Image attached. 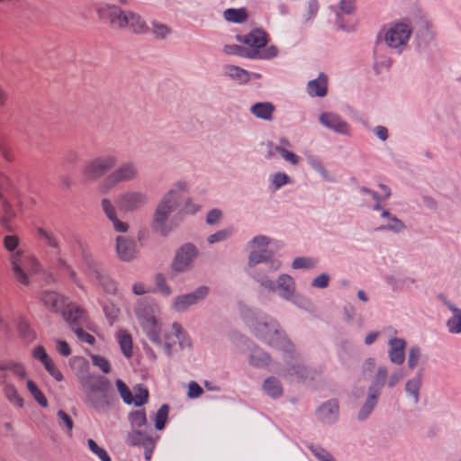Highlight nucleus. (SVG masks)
Here are the masks:
<instances>
[{"label": "nucleus", "mask_w": 461, "mask_h": 461, "mask_svg": "<svg viewBox=\"0 0 461 461\" xmlns=\"http://www.w3.org/2000/svg\"><path fill=\"white\" fill-rule=\"evenodd\" d=\"M128 420L132 428L140 429L147 424V416L144 410L131 411Z\"/></svg>", "instance_id": "44"}, {"label": "nucleus", "mask_w": 461, "mask_h": 461, "mask_svg": "<svg viewBox=\"0 0 461 461\" xmlns=\"http://www.w3.org/2000/svg\"><path fill=\"white\" fill-rule=\"evenodd\" d=\"M0 384L4 386V393L5 397L14 404L18 407L23 405V398L18 394V392L13 384L8 383L7 375L5 373L0 374Z\"/></svg>", "instance_id": "27"}, {"label": "nucleus", "mask_w": 461, "mask_h": 461, "mask_svg": "<svg viewBox=\"0 0 461 461\" xmlns=\"http://www.w3.org/2000/svg\"><path fill=\"white\" fill-rule=\"evenodd\" d=\"M118 158L113 154H106L89 160L84 167L82 175L86 181H95L104 176L116 165Z\"/></svg>", "instance_id": "7"}, {"label": "nucleus", "mask_w": 461, "mask_h": 461, "mask_svg": "<svg viewBox=\"0 0 461 461\" xmlns=\"http://www.w3.org/2000/svg\"><path fill=\"white\" fill-rule=\"evenodd\" d=\"M328 77L321 73L318 78L308 83V94L312 96H324L327 94Z\"/></svg>", "instance_id": "28"}, {"label": "nucleus", "mask_w": 461, "mask_h": 461, "mask_svg": "<svg viewBox=\"0 0 461 461\" xmlns=\"http://www.w3.org/2000/svg\"><path fill=\"white\" fill-rule=\"evenodd\" d=\"M152 26L154 34L158 38H166L171 32V30L165 24L154 22Z\"/></svg>", "instance_id": "64"}, {"label": "nucleus", "mask_w": 461, "mask_h": 461, "mask_svg": "<svg viewBox=\"0 0 461 461\" xmlns=\"http://www.w3.org/2000/svg\"><path fill=\"white\" fill-rule=\"evenodd\" d=\"M155 284L156 289H154V292H158L164 296H168L171 294L172 291L170 287L167 285L166 279L162 274L156 275Z\"/></svg>", "instance_id": "49"}, {"label": "nucleus", "mask_w": 461, "mask_h": 461, "mask_svg": "<svg viewBox=\"0 0 461 461\" xmlns=\"http://www.w3.org/2000/svg\"><path fill=\"white\" fill-rule=\"evenodd\" d=\"M87 445H88L89 449L95 455H96L100 458L101 461H112L107 451L104 448L99 447L94 439L89 438L87 440Z\"/></svg>", "instance_id": "50"}, {"label": "nucleus", "mask_w": 461, "mask_h": 461, "mask_svg": "<svg viewBox=\"0 0 461 461\" xmlns=\"http://www.w3.org/2000/svg\"><path fill=\"white\" fill-rule=\"evenodd\" d=\"M381 216L383 218L388 219L387 224L384 226H381V230H389L394 232H399L405 228L403 222L394 215H391V213L388 211H383Z\"/></svg>", "instance_id": "41"}, {"label": "nucleus", "mask_w": 461, "mask_h": 461, "mask_svg": "<svg viewBox=\"0 0 461 461\" xmlns=\"http://www.w3.org/2000/svg\"><path fill=\"white\" fill-rule=\"evenodd\" d=\"M389 346L388 355L391 362L396 365L402 364L405 359L406 342L402 339L394 338L389 340Z\"/></svg>", "instance_id": "24"}, {"label": "nucleus", "mask_w": 461, "mask_h": 461, "mask_svg": "<svg viewBox=\"0 0 461 461\" xmlns=\"http://www.w3.org/2000/svg\"><path fill=\"white\" fill-rule=\"evenodd\" d=\"M442 302L448 307L452 312V316L447 321V327L448 331L453 334L461 333V309L456 307L453 303L446 299L444 296H440Z\"/></svg>", "instance_id": "25"}, {"label": "nucleus", "mask_w": 461, "mask_h": 461, "mask_svg": "<svg viewBox=\"0 0 461 461\" xmlns=\"http://www.w3.org/2000/svg\"><path fill=\"white\" fill-rule=\"evenodd\" d=\"M37 232L41 238L44 239L48 246L57 249H59V239L52 232L47 231L42 228H38Z\"/></svg>", "instance_id": "48"}, {"label": "nucleus", "mask_w": 461, "mask_h": 461, "mask_svg": "<svg viewBox=\"0 0 461 461\" xmlns=\"http://www.w3.org/2000/svg\"><path fill=\"white\" fill-rule=\"evenodd\" d=\"M249 326L254 330L256 336L266 343L287 352L293 350V344L284 332L279 330L276 321L273 320L269 321H256L249 323Z\"/></svg>", "instance_id": "5"}, {"label": "nucleus", "mask_w": 461, "mask_h": 461, "mask_svg": "<svg viewBox=\"0 0 461 461\" xmlns=\"http://www.w3.org/2000/svg\"><path fill=\"white\" fill-rule=\"evenodd\" d=\"M238 40L249 46V50L263 51L267 43V35L264 31L256 29L244 36H239Z\"/></svg>", "instance_id": "18"}, {"label": "nucleus", "mask_w": 461, "mask_h": 461, "mask_svg": "<svg viewBox=\"0 0 461 461\" xmlns=\"http://www.w3.org/2000/svg\"><path fill=\"white\" fill-rule=\"evenodd\" d=\"M62 315L71 328L79 326L80 321L85 318V310L76 303H68L64 306Z\"/></svg>", "instance_id": "23"}, {"label": "nucleus", "mask_w": 461, "mask_h": 461, "mask_svg": "<svg viewBox=\"0 0 461 461\" xmlns=\"http://www.w3.org/2000/svg\"><path fill=\"white\" fill-rule=\"evenodd\" d=\"M127 441L131 446H141L142 447H149L152 438L139 429H133L128 434Z\"/></svg>", "instance_id": "35"}, {"label": "nucleus", "mask_w": 461, "mask_h": 461, "mask_svg": "<svg viewBox=\"0 0 461 461\" xmlns=\"http://www.w3.org/2000/svg\"><path fill=\"white\" fill-rule=\"evenodd\" d=\"M148 203V194L141 191H126L120 194L115 203L122 212H131L140 209Z\"/></svg>", "instance_id": "9"}, {"label": "nucleus", "mask_w": 461, "mask_h": 461, "mask_svg": "<svg viewBox=\"0 0 461 461\" xmlns=\"http://www.w3.org/2000/svg\"><path fill=\"white\" fill-rule=\"evenodd\" d=\"M195 256L196 249L194 246L186 244L181 247L176 252L173 262V269L177 272H183L189 269Z\"/></svg>", "instance_id": "16"}, {"label": "nucleus", "mask_w": 461, "mask_h": 461, "mask_svg": "<svg viewBox=\"0 0 461 461\" xmlns=\"http://www.w3.org/2000/svg\"><path fill=\"white\" fill-rule=\"evenodd\" d=\"M223 50L229 55H237L251 59H270L278 54V50L274 45L267 47L263 51H257L248 50L240 45L229 44L224 46Z\"/></svg>", "instance_id": "11"}, {"label": "nucleus", "mask_w": 461, "mask_h": 461, "mask_svg": "<svg viewBox=\"0 0 461 461\" xmlns=\"http://www.w3.org/2000/svg\"><path fill=\"white\" fill-rule=\"evenodd\" d=\"M316 260L309 258H296L293 261V267L294 269L300 268H312L316 266Z\"/></svg>", "instance_id": "56"}, {"label": "nucleus", "mask_w": 461, "mask_h": 461, "mask_svg": "<svg viewBox=\"0 0 461 461\" xmlns=\"http://www.w3.org/2000/svg\"><path fill=\"white\" fill-rule=\"evenodd\" d=\"M231 233H232L231 230H219V231L210 235L208 237L207 240L211 244L219 242V241L224 240L227 238H229L231 235Z\"/></svg>", "instance_id": "60"}, {"label": "nucleus", "mask_w": 461, "mask_h": 461, "mask_svg": "<svg viewBox=\"0 0 461 461\" xmlns=\"http://www.w3.org/2000/svg\"><path fill=\"white\" fill-rule=\"evenodd\" d=\"M104 315L112 325L120 314V308L113 302L106 303L103 307Z\"/></svg>", "instance_id": "47"}, {"label": "nucleus", "mask_w": 461, "mask_h": 461, "mask_svg": "<svg viewBox=\"0 0 461 461\" xmlns=\"http://www.w3.org/2000/svg\"><path fill=\"white\" fill-rule=\"evenodd\" d=\"M149 401V392L146 388H140L138 393L133 397V402L135 406H142Z\"/></svg>", "instance_id": "59"}, {"label": "nucleus", "mask_w": 461, "mask_h": 461, "mask_svg": "<svg viewBox=\"0 0 461 461\" xmlns=\"http://www.w3.org/2000/svg\"><path fill=\"white\" fill-rule=\"evenodd\" d=\"M132 292L136 295H143L146 294L153 293L154 289L142 282H136L132 285Z\"/></svg>", "instance_id": "63"}, {"label": "nucleus", "mask_w": 461, "mask_h": 461, "mask_svg": "<svg viewBox=\"0 0 461 461\" xmlns=\"http://www.w3.org/2000/svg\"><path fill=\"white\" fill-rule=\"evenodd\" d=\"M116 253L122 261H131L137 255V244L134 240L123 236L116 238Z\"/></svg>", "instance_id": "17"}, {"label": "nucleus", "mask_w": 461, "mask_h": 461, "mask_svg": "<svg viewBox=\"0 0 461 461\" xmlns=\"http://www.w3.org/2000/svg\"><path fill=\"white\" fill-rule=\"evenodd\" d=\"M320 122L325 127L337 133L349 135L350 129L347 122L343 121L338 114L333 113H323L320 116Z\"/></svg>", "instance_id": "20"}, {"label": "nucleus", "mask_w": 461, "mask_h": 461, "mask_svg": "<svg viewBox=\"0 0 461 461\" xmlns=\"http://www.w3.org/2000/svg\"><path fill=\"white\" fill-rule=\"evenodd\" d=\"M1 201V221L3 225L7 226L23 211V202L20 195L15 193L5 196L0 191Z\"/></svg>", "instance_id": "10"}, {"label": "nucleus", "mask_w": 461, "mask_h": 461, "mask_svg": "<svg viewBox=\"0 0 461 461\" xmlns=\"http://www.w3.org/2000/svg\"><path fill=\"white\" fill-rule=\"evenodd\" d=\"M271 258L272 252L269 250H255L249 257V265L253 267L258 264L264 263L267 270L274 272L280 267L281 263L278 260L271 259Z\"/></svg>", "instance_id": "19"}, {"label": "nucleus", "mask_w": 461, "mask_h": 461, "mask_svg": "<svg viewBox=\"0 0 461 461\" xmlns=\"http://www.w3.org/2000/svg\"><path fill=\"white\" fill-rule=\"evenodd\" d=\"M224 75L237 81L240 84L247 83L249 80V72L234 65L225 66Z\"/></svg>", "instance_id": "33"}, {"label": "nucleus", "mask_w": 461, "mask_h": 461, "mask_svg": "<svg viewBox=\"0 0 461 461\" xmlns=\"http://www.w3.org/2000/svg\"><path fill=\"white\" fill-rule=\"evenodd\" d=\"M421 386V374L418 373L416 376L407 381L405 384L406 393L413 398L414 403L419 402L420 389Z\"/></svg>", "instance_id": "40"}, {"label": "nucleus", "mask_w": 461, "mask_h": 461, "mask_svg": "<svg viewBox=\"0 0 461 461\" xmlns=\"http://www.w3.org/2000/svg\"><path fill=\"white\" fill-rule=\"evenodd\" d=\"M40 299L50 311L53 312H62L65 306V300L56 292L43 291L40 295Z\"/></svg>", "instance_id": "22"}, {"label": "nucleus", "mask_w": 461, "mask_h": 461, "mask_svg": "<svg viewBox=\"0 0 461 461\" xmlns=\"http://www.w3.org/2000/svg\"><path fill=\"white\" fill-rule=\"evenodd\" d=\"M277 288L279 290V294L282 297L287 300L290 299L294 291V283L293 278L288 275L280 276L277 281Z\"/></svg>", "instance_id": "32"}, {"label": "nucleus", "mask_w": 461, "mask_h": 461, "mask_svg": "<svg viewBox=\"0 0 461 461\" xmlns=\"http://www.w3.org/2000/svg\"><path fill=\"white\" fill-rule=\"evenodd\" d=\"M86 405L99 413L114 409L118 403L115 393L103 376L90 377L83 383Z\"/></svg>", "instance_id": "1"}, {"label": "nucleus", "mask_w": 461, "mask_h": 461, "mask_svg": "<svg viewBox=\"0 0 461 461\" xmlns=\"http://www.w3.org/2000/svg\"><path fill=\"white\" fill-rule=\"evenodd\" d=\"M270 357L269 356L263 352L261 349L255 348H253L250 357L249 363L255 366H265L269 363Z\"/></svg>", "instance_id": "43"}, {"label": "nucleus", "mask_w": 461, "mask_h": 461, "mask_svg": "<svg viewBox=\"0 0 461 461\" xmlns=\"http://www.w3.org/2000/svg\"><path fill=\"white\" fill-rule=\"evenodd\" d=\"M115 338L123 356L127 358L131 357L133 342L131 333L128 330L122 329L116 332Z\"/></svg>", "instance_id": "29"}, {"label": "nucleus", "mask_w": 461, "mask_h": 461, "mask_svg": "<svg viewBox=\"0 0 461 461\" xmlns=\"http://www.w3.org/2000/svg\"><path fill=\"white\" fill-rule=\"evenodd\" d=\"M14 277L22 285L29 284V276L41 272L42 267L36 257L24 249L9 255Z\"/></svg>", "instance_id": "3"}, {"label": "nucleus", "mask_w": 461, "mask_h": 461, "mask_svg": "<svg viewBox=\"0 0 461 461\" xmlns=\"http://www.w3.org/2000/svg\"><path fill=\"white\" fill-rule=\"evenodd\" d=\"M45 369L48 371V373L57 381L60 382L63 380V375L61 372L56 367L54 362L50 357L46 362L42 363Z\"/></svg>", "instance_id": "55"}, {"label": "nucleus", "mask_w": 461, "mask_h": 461, "mask_svg": "<svg viewBox=\"0 0 461 461\" xmlns=\"http://www.w3.org/2000/svg\"><path fill=\"white\" fill-rule=\"evenodd\" d=\"M181 349L190 348L192 346L191 339L186 331L182 328L178 322H174L171 326L170 331H166L164 334L163 348L167 357L173 354V347L176 343Z\"/></svg>", "instance_id": "8"}, {"label": "nucleus", "mask_w": 461, "mask_h": 461, "mask_svg": "<svg viewBox=\"0 0 461 461\" xmlns=\"http://www.w3.org/2000/svg\"><path fill=\"white\" fill-rule=\"evenodd\" d=\"M101 206L105 216L111 221L113 228L115 231L120 233H125L128 231L129 224L125 221H121L118 218L116 208L109 199L104 198L101 202Z\"/></svg>", "instance_id": "21"}, {"label": "nucleus", "mask_w": 461, "mask_h": 461, "mask_svg": "<svg viewBox=\"0 0 461 461\" xmlns=\"http://www.w3.org/2000/svg\"><path fill=\"white\" fill-rule=\"evenodd\" d=\"M379 395L380 394L375 393V391L373 392V390H367V397L357 415V419L359 420H366L371 414L375 405L377 404Z\"/></svg>", "instance_id": "31"}, {"label": "nucleus", "mask_w": 461, "mask_h": 461, "mask_svg": "<svg viewBox=\"0 0 461 461\" xmlns=\"http://www.w3.org/2000/svg\"><path fill=\"white\" fill-rule=\"evenodd\" d=\"M71 329L72 330H74V332L76 333L77 337L80 341L87 343L89 345H94V343L95 342V337L89 334L88 332L85 331L79 326H76Z\"/></svg>", "instance_id": "57"}, {"label": "nucleus", "mask_w": 461, "mask_h": 461, "mask_svg": "<svg viewBox=\"0 0 461 461\" xmlns=\"http://www.w3.org/2000/svg\"><path fill=\"white\" fill-rule=\"evenodd\" d=\"M274 112L275 106L269 102H259L250 107V113L253 115L266 121H271L273 119Z\"/></svg>", "instance_id": "30"}, {"label": "nucleus", "mask_w": 461, "mask_h": 461, "mask_svg": "<svg viewBox=\"0 0 461 461\" xmlns=\"http://www.w3.org/2000/svg\"><path fill=\"white\" fill-rule=\"evenodd\" d=\"M263 390L272 398L279 397L283 393L282 385L278 379L275 377L267 378L263 384Z\"/></svg>", "instance_id": "38"}, {"label": "nucleus", "mask_w": 461, "mask_h": 461, "mask_svg": "<svg viewBox=\"0 0 461 461\" xmlns=\"http://www.w3.org/2000/svg\"><path fill=\"white\" fill-rule=\"evenodd\" d=\"M134 311L136 318L147 337L150 341L160 346L162 343L160 337L161 323L158 319L159 313L158 305L139 302Z\"/></svg>", "instance_id": "4"}, {"label": "nucleus", "mask_w": 461, "mask_h": 461, "mask_svg": "<svg viewBox=\"0 0 461 461\" xmlns=\"http://www.w3.org/2000/svg\"><path fill=\"white\" fill-rule=\"evenodd\" d=\"M178 204V197L175 190H169L161 199L158 204L154 218L152 228L163 236L169 232V229L166 226V222L169 214L175 211Z\"/></svg>", "instance_id": "6"}, {"label": "nucleus", "mask_w": 461, "mask_h": 461, "mask_svg": "<svg viewBox=\"0 0 461 461\" xmlns=\"http://www.w3.org/2000/svg\"><path fill=\"white\" fill-rule=\"evenodd\" d=\"M309 448L314 456L320 461H335L333 456L320 446H310Z\"/></svg>", "instance_id": "53"}, {"label": "nucleus", "mask_w": 461, "mask_h": 461, "mask_svg": "<svg viewBox=\"0 0 461 461\" xmlns=\"http://www.w3.org/2000/svg\"><path fill=\"white\" fill-rule=\"evenodd\" d=\"M420 358V349L418 347H411L409 350L408 366L413 369L419 363Z\"/></svg>", "instance_id": "58"}, {"label": "nucleus", "mask_w": 461, "mask_h": 461, "mask_svg": "<svg viewBox=\"0 0 461 461\" xmlns=\"http://www.w3.org/2000/svg\"><path fill=\"white\" fill-rule=\"evenodd\" d=\"M169 412V407L167 404H163L157 411L155 416V427L157 429L161 430L164 429L167 420Z\"/></svg>", "instance_id": "46"}, {"label": "nucleus", "mask_w": 461, "mask_h": 461, "mask_svg": "<svg viewBox=\"0 0 461 461\" xmlns=\"http://www.w3.org/2000/svg\"><path fill=\"white\" fill-rule=\"evenodd\" d=\"M388 375L387 368L384 366H381L377 368L376 373L375 375L374 380L370 386L368 387V391H375V393L380 394L382 388L385 384V380Z\"/></svg>", "instance_id": "36"}, {"label": "nucleus", "mask_w": 461, "mask_h": 461, "mask_svg": "<svg viewBox=\"0 0 461 461\" xmlns=\"http://www.w3.org/2000/svg\"><path fill=\"white\" fill-rule=\"evenodd\" d=\"M138 176V167L133 162L122 164L117 169L110 174L104 180V185L107 189L112 188L121 182H129L135 179Z\"/></svg>", "instance_id": "12"}, {"label": "nucleus", "mask_w": 461, "mask_h": 461, "mask_svg": "<svg viewBox=\"0 0 461 461\" xmlns=\"http://www.w3.org/2000/svg\"><path fill=\"white\" fill-rule=\"evenodd\" d=\"M339 414V402L337 400H330L319 407L318 418L324 422L336 420Z\"/></svg>", "instance_id": "26"}, {"label": "nucleus", "mask_w": 461, "mask_h": 461, "mask_svg": "<svg viewBox=\"0 0 461 461\" xmlns=\"http://www.w3.org/2000/svg\"><path fill=\"white\" fill-rule=\"evenodd\" d=\"M289 182L290 177L285 173H276L272 178V183L275 185L276 189L281 188L283 185L288 184Z\"/></svg>", "instance_id": "62"}, {"label": "nucleus", "mask_w": 461, "mask_h": 461, "mask_svg": "<svg viewBox=\"0 0 461 461\" xmlns=\"http://www.w3.org/2000/svg\"><path fill=\"white\" fill-rule=\"evenodd\" d=\"M223 17L230 23H242L247 21L248 14L245 8H229L223 12Z\"/></svg>", "instance_id": "39"}, {"label": "nucleus", "mask_w": 461, "mask_h": 461, "mask_svg": "<svg viewBox=\"0 0 461 461\" xmlns=\"http://www.w3.org/2000/svg\"><path fill=\"white\" fill-rule=\"evenodd\" d=\"M0 371H11L20 379L27 377V371L23 365L14 361H0Z\"/></svg>", "instance_id": "37"}, {"label": "nucleus", "mask_w": 461, "mask_h": 461, "mask_svg": "<svg viewBox=\"0 0 461 461\" xmlns=\"http://www.w3.org/2000/svg\"><path fill=\"white\" fill-rule=\"evenodd\" d=\"M209 293L207 286H200L195 291L178 295L174 300L173 307L177 312H185L189 306L194 305L203 300Z\"/></svg>", "instance_id": "14"}, {"label": "nucleus", "mask_w": 461, "mask_h": 461, "mask_svg": "<svg viewBox=\"0 0 461 461\" xmlns=\"http://www.w3.org/2000/svg\"><path fill=\"white\" fill-rule=\"evenodd\" d=\"M88 275L91 279L96 281L104 291L110 294H116L117 284L108 274L96 264L89 267Z\"/></svg>", "instance_id": "15"}, {"label": "nucleus", "mask_w": 461, "mask_h": 461, "mask_svg": "<svg viewBox=\"0 0 461 461\" xmlns=\"http://www.w3.org/2000/svg\"><path fill=\"white\" fill-rule=\"evenodd\" d=\"M91 359L93 365L100 368L104 374L110 373L111 366L105 357L99 355H91Z\"/></svg>", "instance_id": "54"}, {"label": "nucleus", "mask_w": 461, "mask_h": 461, "mask_svg": "<svg viewBox=\"0 0 461 461\" xmlns=\"http://www.w3.org/2000/svg\"><path fill=\"white\" fill-rule=\"evenodd\" d=\"M26 387L30 393L32 395L34 400L43 408L48 406V401L43 394V393L39 389L37 384L32 381L28 379L26 382Z\"/></svg>", "instance_id": "42"}, {"label": "nucleus", "mask_w": 461, "mask_h": 461, "mask_svg": "<svg viewBox=\"0 0 461 461\" xmlns=\"http://www.w3.org/2000/svg\"><path fill=\"white\" fill-rule=\"evenodd\" d=\"M253 277L259 282L263 286L267 287V289L271 291H275L276 286L275 285V282L270 280L266 275L261 274H256V273H250Z\"/></svg>", "instance_id": "61"}, {"label": "nucleus", "mask_w": 461, "mask_h": 461, "mask_svg": "<svg viewBox=\"0 0 461 461\" xmlns=\"http://www.w3.org/2000/svg\"><path fill=\"white\" fill-rule=\"evenodd\" d=\"M5 249L13 254L16 252V250L20 249V239L16 235H6L3 240Z\"/></svg>", "instance_id": "51"}, {"label": "nucleus", "mask_w": 461, "mask_h": 461, "mask_svg": "<svg viewBox=\"0 0 461 461\" xmlns=\"http://www.w3.org/2000/svg\"><path fill=\"white\" fill-rule=\"evenodd\" d=\"M117 391L125 404L131 405L133 402V395L127 384L121 379L115 382Z\"/></svg>", "instance_id": "45"}, {"label": "nucleus", "mask_w": 461, "mask_h": 461, "mask_svg": "<svg viewBox=\"0 0 461 461\" xmlns=\"http://www.w3.org/2000/svg\"><path fill=\"white\" fill-rule=\"evenodd\" d=\"M411 31L405 23H395L385 32L384 41L391 48H400L410 39Z\"/></svg>", "instance_id": "13"}, {"label": "nucleus", "mask_w": 461, "mask_h": 461, "mask_svg": "<svg viewBox=\"0 0 461 461\" xmlns=\"http://www.w3.org/2000/svg\"><path fill=\"white\" fill-rule=\"evenodd\" d=\"M275 152L279 153L285 160L288 161L292 165H297L299 163V157L294 152L287 150L282 146H274L273 144H269V150L267 152V158H272L275 155Z\"/></svg>", "instance_id": "34"}, {"label": "nucleus", "mask_w": 461, "mask_h": 461, "mask_svg": "<svg viewBox=\"0 0 461 461\" xmlns=\"http://www.w3.org/2000/svg\"><path fill=\"white\" fill-rule=\"evenodd\" d=\"M100 18L108 19L112 25L119 28H130L136 33H142L148 30V25L136 14L124 13L116 5H104L97 8Z\"/></svg>", "instance_id": "2"}, {"label": "nucleus", "mask_w": 461, "mask_h": 461, "mask_svg": "<svg viewBox=\"0 0 461 461\" xmlns=\"http://www.w3.org/2000/svg\"><path fill=\"white\" fill-rule=\"evenodd\" d=\"M57 417L59 427L66 429L71 434L74 426L72 419L62 410L58 411Z\"/></svg>", "instance_id": "52"}]
</instances>
